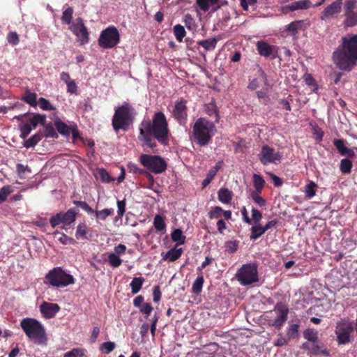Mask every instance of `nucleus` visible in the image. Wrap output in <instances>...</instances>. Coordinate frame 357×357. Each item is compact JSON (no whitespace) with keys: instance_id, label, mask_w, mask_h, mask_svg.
Masks as SVG:
<instances>
[{"instance_id":"20e7f679","label":"nucleus","mask_w":357,"mask_h":357,"mask_svg":"<svg viewBox=\"0 0 357 357\" xmlns=\"http://www.w3.org/2000/svg\"><path fill=\"white\" fill-rule=\"evenodd\" d=\"M288 314V307L282 303H278L275 305L273 310L266 312V321L269 326H273L280 330L287 320Z\"/></svg>"},{"instance_id":"f3484780","label":"nucleus","mask_w":357,"mask_h":357,"mask_svg":"<svg viewBox=\"0 0 357 357\" xmlns=\"http://www.w3.org/2000/svg\"><path fill=\"white\" fill-rule=\"evenodd\" d=\"M172 114L174 117L177 119L180 123H183L187 117V107L185 102L183 100L176 102L174 107Z\"/></svg>"},{"instance_id":"473e14b6","label":"nucleus","mask_w":357,"mask_h":357,"mask_svg":"<svg viewBox=\"0 0 357 357\" xmlns=\"http://www.w3.org/2000/svg\"><path fill=\"white\" fill-rule=\"evenodd\" d=\"M303 24V21L301 20L294 21L287 25L286 30L291 36H296L298 31L302 29Z\"/></svg>"},{"instance_id":"9b49d317","label":"nucleus","mask_w":357,"mask_h":357,"mask_svg":"<svg viewBox=\"0 0 357 357\" xmlns=\"http://www.w3.org/2000/svg\"><path fill=\"white\" fill-rule=\"evenodd\" d=\"M354 332L353 325L348 321H341L337 323L335 335L339 345L346 344L351 342V335Z\"/></svg>"},{"instance_id":"7c9ffc66","label":"nucleus","mask_w":357,"mask_h":357,"mask_svg":"<svg viewBox=\"0 0 357 357\" xmlns=\"http://www.w3.org/2000/svg\"><path fill=\"white\" fill-rule=\"evenodd\" d=\"M144 278L142 277L134 278L130 282L131 291L132 294H137L144 282Z\"/></svg>"},{"instance_id":"338daca9","label":"nucleus","mask_w":357,"mask_h":357,"mask_svg":"<svg viewBox=\"0 0 357 357\" xmlns=\"http://www.w3.org/2000/svg\"><path fill=\"white\" fill-rule=\"evenodd\" d=\"M67 86V92L72 93V94H76L77 92V86L76 85V83L74 80H72L70 83H68Z\"/></svg>"},{"instance_id":"680f3d73","label":"nucleus","mask_w":357,"mask_h":357,"mask_svg":"<svg viewBox=\"0 0 357 357\" xmlns=\"http://www.w3.org/2000/svg\"><path fill=\"white\" fill-rule=\"evenodd\" d=\"M261 162L267 165L271 163L278 164L280 162V158H260Z\"/></svg>"},{"instance_id":"4be33fe9","label":"nucleus","mask_w":357,"mask_h":357,"mask_svg":"<svg viewBox=\"0 0 357 357\" xmlns=\"http://www.w3.org/2000/svg\"><path fill=\"white\" fill-rule=\"evenodd\" d=\"M355 8V0H347L344 4L345 14L347 15V21L346 24L347 26L352 25V22H349V20L352 19L354 21L356 20V17L352 13L354 8Z\"/></svg>"},{"instance_id":"423d86ee","label":"nucleus","mask_w":357,"mask_h":357,"mask_svg":"<svg viewBox=\"0 0 357 357\" xmlns=\"http://www.w3.org/2000/svg\"><path fill=\"white\" fill-rule=\"evenodd\" d=\"M132 107L128 102H124L115 110L112 119V126L116 131L120 129L126 130L132 122Z\"/></svg>"},{"instance_id":"6e6d98bb","label":"nucleus","mask_w":357,"mask_h":357,"mask_svg":"<svg viewBox=\"0 0 357 357\" xmlns=\"http://www.w3.org/2000/svg\"><path fill=\"white\" fill-rule=\"evenodd\" d=\"M24 100L31 106L37 105V96L34 93H26Z\"/></svg>"},{"instance_id":"4d7b16f0","label":"nucleus","mask_w":357,"mask_h":357,"mask_svg":"<svg viewBox=\"0 0 357 357\" xmlns=\"http://www.w3.org/2000/svg\"><path fill=\"white\" fill-rule=\"evenodd\" d=\"M115 348V343L113 342H106L102 344L100 349L105 354H109Z\"/></svg>"},{"instance_id":"f8f14e48","label":"nucleus","mask_w":357,"mask_h":357,"mask_svg":"<svg viewBox=\"0 0 357 357\" xmlns=\"http://www.w3.org/2000/svg\"><path fill=\"white\" fill-rule=\"evenodd\" d=\"M69 29L76 36L77 41L81 45L89 42V33L82 18L78 17L73 22Z\"/></svg>"},{"instance_id":"39448f33","label":"nucleus","mask_w":357,"mask_h":357,"mask_svg":"<svg viewBox=\"0 0 357 357\" xmlns=\"http://www.w3.org/2000/svg\"><path fill=\"white\" fill-rule=\"evenodd\" d=\"M212 122L204 118L199 119L193 126L195 140L201 145H206L211 139V133L214 129Z\"/></svg>"},{"instance_id":"c85d7f7f","label":"nucleus","mask_w":357,"mask_h":357,"mask_svg":"<svg viewBox=\"0 0 357 357\" xmlns=\"http://www.w3.org/2000/svg\"><path fill=\"white\" fill-rule=\"evenodd\" d=\"M217 42L215 38H211L206 40H199L197 42V44L203 47L206 51H211L215 48Z\"/></svg>"},{"instance_id":"412c9836","label":"nucleus","mask_w":357,"mask_h":357,"mask_svg":"<svg viewBox=\"0 0 357 357\" xmlns=\"http://www.w3.org/2000/svg\"><path fill=\"white\" fill-rule=\"evenodd\" d=\"M94 176L103 183H109L115 181V178L110 176L109 172L104 168H97Z\"/></svg>"},{"instance_id":"ea45409f","label":"nucleus","mask_w":357,"mask_h":357,"mask_svg":"<svg viewBox=\"0 0 357 357\" xmlns=\"http://www.w3.org/2000/svg\"><path fill=\"white\" fill-rule=\"evenodd\" d=\"M173 29L176 40L178 42H182L186 34L184 27L181 24H176L174 26Z\"/></svg>"},{"instance_id":"0eeeda50","label":"nucleus","mask_w":357,"mask_h":357,"mask_svg":"<svg viewBox=\"0 0 357 357\" xmlns=\"http://www.w3.org/2000/svg\"><path fill=\"white\" fill-rule=\"evenodd\" d=\"M45 284L56 287H66L74 283L73 275L66 273L61 268L56 267L45 275Z\"/></svg>"},{"instance_id":"72a5a7b5","label":"nucleus","mask_w":357,"mask_h":357,"mask_svg":"<svg viewBox=\"0 0 357 357\" xmlns=\"http://www.w3.org/2000/svg\"><path fill=\"white\" fill-rule=\"evenodd\" d=\"M53 235L54 236L59 235L57 240L63 245L75 244L76 243V241L74 238L68 236L66 234H65L63 233H60L58 231H54L53 233Z\"/></svg>"},{"instance_id":"774afa93","label":"nucleus","mask_w":357,"mask_h":357,"mask_svg":"<svg viewBox=\"0 0 357 357\" xmlns=\"http://www.w3.org/2000/svg\"><path fill=\"white\" fill-rule=\"evenodd\" d=\"M196 3L198 6L204 11L208 10L210 8L208 0H196Z\"/></svg>"},{"instance_id":"4c0bfd02","label":"nucleus","mask_w":357,"mask_h":357,"mask_svg":"<svg viewBox=\"0 0 357 357\" xmlns=\"http://www.w3.org/2000/svg\"><path fill=\"white\" fill-rule=\"evenodd\" d=\"M351 168L352 162L349 159V158H344L341 160L340 169L342 174H349L351 172Z\"/></svg>"},{"instance_id":"3c124183","label":"nucleus","mask_w":357,"mask_h":357,"mask_svg":"<svg viewBox=\"0 0 357 357\" xmlns=\"http://www.w3.org/2000/svg\"><path fill=\"white\" fill-rule=\"evenodd\" d=\"M108 261L109 264L113 267H119L122 263L121 258L114 253H111L109 255Z\"/></svg>"},{"instance_id":"5701e85b","label":"nucleus","mask_w":357,"mask_h":357,"mask_svg":"<svg viewBox=\"0 0 357 357\" xmlns=\"http://www.w3.org/2000/svg\"><path fill=\"white\" fill-rule=\"evenodd\" d=\"M223 161L218 162L214 167H213L208 172L206 177L202 181V186L206 187L211 182L218 171L222 167Z\"/></svg>"},{"instance_id":"393cba45","label":"nucleus","mask_w":357,"mask_h":357,"mask_svg":"<svg viewBox=\"0 0 357 357\" xmlns=\"http://www.w3.org/2000/svg\"><path fill=\"white\" fill-rule=\"evenodd\" d=\"M54 126L57 131L63 136H69L71 132L72 127L67 126L60 119L57 118L54 121Z\"/></svg>"},{"instance_id":"052dcab7","label":"nucleus","mask_w":357,"mask_h":357,"mask_svg":"<svg viewBox=\"0 0 357 357\" xmlns=\"http://www.w3.org/2000/svg\"><path fill=\"white\" fill-rule=\"evenodd\" d=\"M7 39L9 43L13 45L18 44L20 41L19 36L16 32H10L8 34Z\"/></svg>"},{"instance_id":"c9c22d12","label":"nucleus","mask_w":357,"mask_h":357,"mask_svg":"<svg viewBox=\"0 0 357 357\" xmlns=\"http://www.w3.org/2000/svg\"><path fill=\"white\" fill-rule=\"evenodd\" d=\"M250 239L256 240L262 236L266 231L261 225L252 226L251 228Z\"/></svg>"},{"instance_id":"dca6fc26","label":"nucleus","mask_w":357,"mask_h":357,"mask_svg":"<svg viewBox=\"0 0 357 357\" xmlns=\"http://www.w3.org/2000/svg\"><path fill=\"white\" fill-rule=\"evenodd\" d=\"M60 306L57 303L44 301L40 305V311L45 319L54 318L60 310Z\"/></svg>"},{"instance_id":"a878e982","label":"nucleus","mask_w":357,"mask_h":357,"mask_svg":"<svg viewBox=\"0 0 357 357\" xmlns=\"http://www.w3.org/2000/svg\"><path fill=\"white\" fill-rule=\"evenodd\" d=\"M183 252V249L177 248V245H176L166 253L164 259H169L170 261H175L181 257Z\"/></svg>"},{"instance_id":"ddd939ff","label":"nucleus","mask_w":357,"mask_h":357,"mask_svg":"<svg viewBox=\"0 0 357 357\" xmlns=\"http://www.w3.org/2000/svg\"><path fill=\"white\" fill-rule=\"evenodd\" d=\"M73 204L75 206L81 207L84 211H85L89 214H93L97 220L105 221L106 219L111 215H114V209L113 208H104L100 211L93 210L86 202L83 201H73Z\"/></svg>"},{"instance_id":"c756f323","label":"nucleus","mask_w":357,"mask_h":357,"mask_svg":"<svg viewBox=\"0 0 357 357\" xmlns=\"http://www.w3.org/2000/svg\"><path fill=\"white\" fill-rule=\"evenodd\" d=\"M172 240L174 242H176L177 246L179 245H183L185 242V236L183 234V231L180 229H174L171 234Z\"/></svg>"},{"instance_id":"37998d69","label":"nucleus","mask_w":357,"mask_h":357,"mask_svg":"<svg viewBox=\"0 0 357 357\" xmlns=\"http://www.w3.org/2000/svg\"><path fill=\"white\" fill-rule=\"evenodd\" d=\"M317 185L313 182L310 181L306 186L305 190V197L308 199L312 198L316 195V188Z\"/></svg>"},{"instance_id":"8fccbe9b","label":"nucleus","mask_w":357,"mask_h":357,"mask_svg":"<svg viewBox=\"0 0 357 357\" xmlns=\"http://www.w3.org/2000/svg\"><path fill=\"white\" fill-rule=\"evenodd\" d=\"M20 130L21 132L20 136L22 138L25 139L33 130L31 125L26 123H22L20 125Z\"/></svg>"},{"instance_id":"2eb2a0df","label":"nucleus","mask_w":357,"mask_h":357,"mask_svg":"<svg viewBox=\"0 0 357 357\" xmlns=\"http://www.w3.org/2000/svg\"><path fill=\"white\" fill-rule=\"evenodd\" d=\"M302 349L308 351L310 354L317 356L323 355L324 356H328L330 352L328 349L324 347L323 343L319 342H303L301 347Z\"/></svg>"},{"instance_id":"a211bd4d","label":"nucleus","mask_w":357,"mask_h":357,"mask_svg":"<svg viewBox=\"0 0 357 357\" xmlns=\"http://www.w3.org/2000/svg\"><path fill=\"white\" fill-rule=\"evenodd\" d=\"M342 0H337L327 6L322 12L321 19L324 20L339 13L342 7Z\"/></svg>"},{"instance_id":"6e6552de","label":"nucleus","mask_w":357,"mask_h":357,"mask_svg":"<svg viewBox=\"0 0 357 357\" xmlns=\"http://www.w3.org/2000/svg\"><path fill=\"white\" fill-rule=\"evenodd\" d=\"M241 284L246 286L258 282V267L255 264H245L239 268L236 274Z\"/></svg>"},{"instance_id":"4468645a","label":"nucleus","mask_w":357,"mask_h":357,"mask_svg":"<svg viewBox=\"0 0 357 357\" xmlns=\"http://www.w3.org/2000/svg\"><path fill=\"white\" fill-rule=\"evenodd\" d=\"M142 165L155 174H160L167 169V163L162 158H140Z\"/></svg>"},{"instance_id":"f03ea898","label":"nucleus","mask_w":357,"mask_h":357,"mask_svg":"<svg viewBox=\"0 0 357 357\" xmlns=\"http://www.w3.org/2000/svg\"><path fill=\"white\" fill-rule=\"evenodd\" d=\"M342 40V46L333 52V59L339 69L350 71L357 63V35H347Z\"/></svg>"},{"instance_id":"cd10ccee","label":"nucleus","mask_w":357,"mask_h":357,"mask_svg":"<svg viewBox=\"0 0 357 357\" xmlns=\"http://www.w3.org/2000/svg\"><path fill=\"white\" fill-rule=\"evenodd\" d=\"M303 337L306 342L312 343L319 340L318 332L314 328H307L303 331Z\"/></svg>"},{"instance_id":"864d4df0","label":"nucleus","mask_w":357,"mask_h":357,"mask_svg":"<svg viewBox=\"0 0 357 357\" xmlns=\"http://www.w3.org/2000/svg\"><path fill=\"white\" fill-rule=\"evenodd\" d=\"M238 242L237 241H228L225 242L226 251L229 253H234L238 249Z\"/></svg>"},{"instance_id":"f257e3e1","label":"nucleus","mask_w":357,"mask_h":357,"mask_svg":"<svg viewBox=\"0 0 357 357\" xmlns=\"http://www.w3.org/2000/svg\"><path fill=\"white\" fill-rule=\"evenodd\" d=\"M139 139L144 146L153 147L150 135H153L158 141L165 144L167 141L168 126L166 117L162 112H157L153 117L152 124L150 121H144L139 128Z\"/></svg>"},{"instance_id":"a19ab883","label":"nucleus","mask_w":357,"mask_h":357,"mask_svg":"<svg viewBox=\"0 0 357 357\" xmlns=\"http://www.w3.org/2000/svg\"><path fill=\"white\" fill-rule=\"evenodd\" d=\"M333 144L341 155H346L349 153V150L345 146V143L343 139H335L333 141Z\"/></svg>"},{"instance_id":"e2e57ef3","label":"nucleus","mask_w":357,"mask_h":357,"mask_svg":"<svg viewBox=\"0 0 357 357\" xmlns=\"http://www.w3.org/2000/svg\"><path fill=\"white\" fill-rule=\"evenodd\" d=\"M139 310L142 313L146 314L147 316H149L153 310V307L150 303H144L139 307Z\"/></svg>"},{"instance_id":"5fc2aeb1","label":"nucleus","mask_w":357,"mask_h":357,"mask_svg":"<svg viewBox=\"0 0 357 357\" xmlns=\"http://www.w3.org/2000/svg\"><path fill=\"white\" fill-rule=\"evenodd\" d=\"M41 138L42 136L40 134H36L24 142V146L26 148L32 147L35 146Z\"/></svg>"},{"instance_id":"13d9d810","label":"nucleus","mask_w":357,"mask_h":357,"mask_svg":"<svg viewBox=\"0 0 357 357\" xmlns=\"http://www.w3.org/2000/svg\"><path fill=\"white\" fill-rule=\"evenodd\" d=\"M126 199L118 200L117 201V207H118V215L119 218H122L126 212Z\"/></svg>"},{"instance_id":"c03bdc74","label":"nucleus","mask_w":357,"mask_h":357,"mask_svg":"<svg viewBox=\"0 0 357 357\" xmlns=\"http://www.w3.org/2000/svg\"><path fill=\"white\" fill-rule=\"evenodd\" d=\"M300 326L298 324H293L289 325L287 328V335L289 339H295L298 336V331Z\"/></svg>"},{"instance_id":"09e8293b","label":"nucleus","mask_w":357,"mask_h":357,"mask_svg":"<svg viewBox=\"0 0 357 357\" xmlns=\"http://www.w3.org/2000/svg\"><path fill=\"white\" fill-rule=\"evenodd\" d=\"M222 210L223 209L220 206H215L208 212V218L211 220L221 218L222 217Z\"/></svg>"},{"instance_id":"a18cd8bd","label":"nucleus","mask_w":357,"mask_h":357,"mask_svg":"<svg viewBox=\"0 0 357 357\" xmlns=\"http://www.w3.org/2000/svg\"><path fill=\"white\" fill-rule=\"evenodd\" d=\"M261 192H257V191H252L250 193V197L253 202L257 204L259 206H264L266 204V200L260 196Z\"/></svg>"},{"instance_id":"0e129e2a","label":"nucleus","mask_w":357,"mask_h":357,"mask_svg":"<svg viewBox=\"0 0 357 357\" xmlns=\"http://www.w3.org/2000/svg\"><path fill=\"white\" fill-rule=\"evenodd\" d=\"M139 172L140 174H143L145 175V176L147 178L149 182V188H151V186L154 184V178L153 176L147 171L140 169L139 168L137 169L136 172Z\"/></svg>"},{"instance_id":"603ef678","label":"nucleus","mask_w":357,"mask_h":357,"mask_svg":"<svg viewBox=\"0 0 357 357\" xmlns=\"http://www.w3.org/2000/svg\"><path fill=\"white\" fill-rule=\"evenodd\" d=\"M40 107L43 110H54L55 107L50 102L49 100L44 98H40L38 100Z\"/></svg>"},{"instance_id":"1a4fd4ad","label":"nucleus","mask_w":357,"mask_h":357,"mask_svg":"<svg viewBox=\"0 0 357 357\" xmlns=\"http://www.w3.org/2000/svg\"><path fill=\"white\" fill-rule=\"evenodd\" d=\"M98 41L103 49L113 48L120 42V33L115 26H109L101 31Z\"/></svg>"},{"instance_id":"58836bf2","label":"nucleus","mask_w":357,"mask_h":357,"mask_svg":"<svg viewBox=\"0 0 357 357\" xmlns=\"http://www.w3.org/2000/svg\"><path fill=\"white\" fill-rule=\"evenodd\" d=\"M45 116L40 114H34L29 121V123L31 128L35 129L38 124L43 125L45 123Z\"/></svg>"},{"instance_id":"aec40b11","label":"nucleus","mask_w":357,"mask_h":357,"mask_svg":"<svg viewBox=\"0 0 357 357\" xmlns=\"http://www.w3.org/2000/svg\"><path fill=\"white\" fill-rule=\"evenodd\" d=\"M310 2L309 0H299L294 1L290 5L282 7L283 13H287L289 11H294L296 10L306 9L310 7Z\"/></svg>"},{"instance_id":"49530a36","label":"nucleus","mask_w":357,"mask_h":357,"mask_svg":"<svg viewBox=\"0 0 357 357\" xmlns=\"http://www.w3.org/2000/svg\"><path fill=\"white\" fill-rule=\"evenodd\" d=\"M13 192L11 185H4L0 189V203L6 200L8 196Z\"/></svg>"},{"instance_id":"f704fd0d","label":"nucleus","mask_w":357,"mask_h":357,"mask_svg":"<svg viewBox=\"0 0 357 357\" xmlns=\"http://www.w3.org/2000/svg\"><path fill=\"white\" fill-rule=\"evenodd\" d=\"M204 282V277L202 275L198 276L192 284V291L194 294L199 295L202 291Z\"/></svg>"},{"instance_id":"69168bd1","label":"nucleus","mask_w":357,"mask_h":357,"mask_svg":"<svg viewBox=\"0 0 357 357\" xmlns=\"http://www.w3.org/2000/svg\"><path fill=\"white\" fill-rule=\"evenodd\" d=\"M280 337L274 342V345L276 347H282L288 344L289 338H285L281 334L278 335Z\"/></svg>"},{"instance_id":"de8ad7c7","label":"nucleus","mask_w":357,"mask_h":357,"mask_svg":"<svg viewBox=\"0 0 357 357\" xmlns=\"http://www.w3.org/2000/svg\"><path fill=\"white\" fill-rule=\"evenodd\" d=\"M84 349L81 348H73L70 351L65 353L63 357H84Z\"/></svg>"},{"instance_id":"79ce46f5","label":"nucleus","mask_w":357,"mask_h":357,"mask_svg":"<svg viewBox=\"0 0 357 357\" xmlns=\"http://www.w3.org/2000/svg\"><path fill=\"white\" fill-rule=\"evenodd\" d=\"M153 225L155 229L158 231L165 230L166 228V224L162 216L160 215H156L154 218Z\"/></svg>"},{"instance_id":"9d476101","label":"nucleus","mask_w":357,"mask_h":357,"mask_svg":"<svg viewBox=\"0 0 357 357\" xmlns=\"http://www.w3.org/2000/svg\"><path fill=\"white\" fill-rule=\"evenodd\" d=\"M77 212L75 208H70L66 212H59L50 218L51 226L54 228L63 224L61 229H66V226L70 225L76 220Z\"/></svg>"},{"instance_id":"b1692460","label":"nucleus","mask_w":357,"mask_h":357,"mask_svg":"<svg viewBox=\"0 0 357 357\" xmlns=\"http://www.w3.org/2000/svg\"><path fill=\"white\" fill-rule=\"evenodd\" d=\"M89 229L84 222L79 223L76 228L75 238L77 240L88 239L87 234Z\"/></svg>"},{"instance_id":"bf43d9fd","label":"nucleus","mask_w":357,"mask_h":357,"mask_svg":"<svg viewBox=\"0 0 357 357\" xmlns=\"http://www.w3.org/2000/svg\"><path fill=\"white\" fill-rule=\"evenodd\" d=\"M261 218L262 213L259 210L253 208L252 209V218H250L252 220V222H253L255 224L259 223Z\"/></svg>"},{"instance_id":"bb28decb","label":"nucleus","mask_w":357,"mask_h":357,"mask_svg":"<svg viewBox=\"0 0 357 357\" xmlns=\"http://www.w3.org/2000/svg\"><path fill=\"white\" fill-rule=\"evenodd\" d=\"M218 197L222 203L229 204L232 199V192L227 188H222L218 190Z\"/></svg>"},{"instance_id":"6ab92c4d","label":"nucleus","mask_w":357,"mask_h":357,"mask_svg":"<svg viewBox=\"0 0 357 357\" xmlns=\"http://www.w3.org/2000/svg\"><path fill=\"white\" fill-rule=\"evenodd\" d=\"M257 50L259 54L264 57L271 56L274 54V46L270 45L265 40H259L256 43Z\"/></svg>"},{"instance_id":"7ed1b4c3","label":"nucleus","mask_w":357,"mask_h":357,"mask_svg":"<svg viewBox=\"0 0 357 357\" xmlns=\"http://www.w3.org/2000/svg\"><path fill=\"white\" fill-rule=\"evenodd\" d=\"M20 326L28 338L36 344H43L47 341L44 326L34 318H24L20 321Z\"/></svg>"},{"instance_id":"2f4dec72","label":"nucleus","mask_w":357,"mask_h":357,"mask_svg":"<svg viewBox=\"0 0 357 357\" xmlns=\"http://www.w3.org/2000/svg\"><path fill=\"white\" fill-rule=\"evenodd\" d=\"M252 178L255 187L254 191H257V192H261L265 185V180L261 175L257 174L253 175Z\"/></svg>"},{"instance_id":"e433bc0d","label":"nucleus","mask_w":357,"mask_h":357,"mask_svg":"<svg viewBox=\"0 0 357 357\" xmlns=\"http://www.w3.org/2000/svg\"><path fill=\"white\" fill-rule=\"evenodd\" d=\"M73 15V9L71 7H68L63 10L61 16V21L63 24H68L69 26L72 24V19Z\"/></svg>"}]
</instances>
